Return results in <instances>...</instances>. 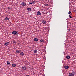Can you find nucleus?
<instances>
[{
    "mask_svg": "<svg viewBox=\"0 0 76 76\" xmlns=\"http://www.w3.org/2000/svg\"><path fill=\"white\" fill-rule=\"evenodd\" d=\"M12 34L13 35H17V34H18L17 32L16 31H13Z\"/></svg>",
    "mask_w": 76,
    "mask_h": 76,
    "instance_id": "f257e3e1",
    "label": "nucleus"
},
{
    "mask_svg": "<svg viewBox=\"0 0 76 76\" xmlns=\"http://www.w3.org/2000/svg\"><path fill=\"white\" fill-rule=\"evenodd\" d=\"M21 5L23 6H26V4L24 2H22L21 3Z\"/></svg>",
    "mask_w": 76,
    "mask_h": 76,
    "instance_id": "f03ea898",
    "label": "nucleus"
},
{
    "mask_svg": "<svg viewBox=\"0 0 76 76\" xmlns=\"http://www.w3.org/2000/svg\"><path fill=\"white\" fill-rule=\"evenodd\" d=\"M27 10L28 11V12H30V11H31V10H32V9L31 8H28Z\"/></svg>",
    "mask_w": 76,
    "mask_h": 76,
    "instance_id": "7ed1b4c3",
    "label": "nucleus"
},
{
    "mask_svg": "<svg viewBox=\"0 0 76 76\" xmlns=\"http://www.w3.org/2000/svg\"><path fill=\"white\" fill-rule=\"evenodd\" d=\"M21 51V50H16V53H20Z\"/></svg>",
    "mask_w": 76,
    "mask_h": 76,
    "instance_id": "20e7f679",
    "label": "nucleus"
},
{
    "mask_svg": "<svg viewBox=\"0 0 76 76\" xmlns=\"http://www.w3.org/2000/svg\"><path fill=\"white\" fill-rule=\"evenodd\" d=\"M22 69L24 70H26V67L25 66H23L22 67Z\"/></svg>",
    "mask_w": 76,
    "mask_h": 76,
    "instance_id": "39448f33",
    "label": "nucleus"
},
{
    "mask_svg": "<svg viewBox=\"0 0 76 76\" xmlns=\"http://www.w3.org/2000/svg\"><path fill=\"white\" fill-rule=\"evenodd\" d=\"M66 58L67 59H70V56H66Z\"/></svg>",
    "mask_w": 76,
    "mask_h": 76,
    "instance_id": "423d86ee",
    "label": "nucleus"
},
{
    "mask_svg": "<svg viewBox=\"0 0 76 76\" xmlns=\"http://www.w3.org/2000/svg\"><path fill=\"white\" fill-rule=\"evenodd\" d=\"M34 41H38V38H35L34 39Z\"/></svg>",
    "mask_w": 76,
    "mask_h": 76,
    "instance_id": "0eeeda50",
    "label": "nucleus"
},
{
    "mask_svg": "<svg viewBox=\"0 0 76 76\" xmlns=\"http://www.w3.org/2000/svg\"><path fill=\"white\" fill-rule=\"evenodd\" d=\"M42 23L43 24H46L47 23V22H46V21L43 20L42 22Z\"/></svg>",
    "mask_w": 76,
    "mask_h": 76,
    "instance_id": "6e6552de",
    "label": "nucleus"
},
{
    "mask_svg": "<svg viewBox=\"0 0 76 76\" xmlns=\"http://www.w3.org/2000/svg\"><path fill=\"white\" fill-rule=\"evenodd\" d=\"M37 15H41V13H40V12L39 11H38L37 12Z\"/></svg>",
    "mask_w": 76,
    "mask_h": 76,
    "instance_id": "1a4fd4ad",
    "label": "nucleus"
},
{
    "mask_svg": "<svg viewBox=\"0 0 76 76\" xmlns=\"http://www.w3.org/2000/svg\"><path fill=\"white\" fill-rule=\"evenodd\" d=\"M16 64H12V66L13 67H16Z\"/></svg>",
    "mask_w": 76,
    "mask_h": 76,
    "instance_id": "9d476101",
    "label": "nucleus"
},
{
    "mask_svg": "<svg viewBox=\"0 0 76 76\" xmlns=\"http://www.w3.org/2000/svg\"><path fill=\"white\" fill-rule=\"evenodd\" d=\"M9 42H8L7 43H5L4 44L5 45H6V46H7V45H9Z\"/></svg>",
    "mask_w": 76,
    "mask_h": 76,
    "instance_id": "9b49d317",
    "label": "nucleus"
},
{
    "mask_svg": "<svg viewBox=\"0 0 76 76\" xmlns=\"http://www.w3.org/2000/svg\"><path fill=\"white\" fill-rule=\"evenodd\" d=\"M69 76H74L73 74L72 73H69Z\"/></svg>",
    "mask_w": 76,
    "mask_h": 76,
    "instance_id": "f8f14e48",
    "label": "nucleus"
},
{
    "mask_svg": "<svg viewBox=\"0 0 76 76\" xmlns=\"http://www.w3.org/2000/svg\"><path fill=\"white\" fill-rule=\"evenodd\" d=\"M64 68L66 69H69V67L68 66H64Z\"/></svg>",
    "mask_w": 76,
    "mask_h": 76,
    "instance_id": "ddd939ff",
    "label": "nucleus"
},
{
    "mask_svg": "<svg viewBox=\"0 0 76 76\" xmlns=\"http://www.w3.org/2000/svg\"><path fill=\"white\" fill-rule=\"evenodd\" d=\"M34 52L35 53H38V50L36 49L35 50H34Z\"/></svg>",
    "mask_w": 76,
    "mask_h": 76,
    "instance_id": "4468645a",
    "label": "nucleus"
},
{
    "mask_svg": "<svg viewBox=\"0 0 76 76\" xmlns=\"http://www.w3.org/2000/svg\"><path fill=\"white\" fill-rule=\"evenodd\" d=\"M20 55L23 56L24 55V53L23 52H22L20 53Z\"/></svg>",
    "mask_w": 76,
    "mask_h": 76,
    "instance_id": "2eb2a0df",
    "label": "nucleus"
},
{
    "mask_svg": "<svg viewBox=\"0 0 76 76\" xmlns=\"http://www.w3.org/2000/svg\"><path fill=\"white\" fill-rule=\"evenodd\" d=\"M5 19L6 20H8L9 19V18H7V17H6L5 18Z\"/></svg>",
    "mask_w": 76,
    "mask_h": 76,
    "instance_id": "dca6fc26",
    "label": "nucleus"
},
{
    "mask_svg": "<svg viewBox=\"0 0 76 76\" xmlns=\"http://www.w3.org/2000/svg\"><path fill=\"white\" fill-rule=\"evenodd\" d=\"M7 64H9V65L10 64V62H9V61H7Z\"/></svg>",
    "mask_w": 76,
    "mask_h": 76,
    "instance_id": "f3484780",
    "label": "nucleus"
},
{
    "mask_svg": "<svg viewBox=\"0 0 76 76\" xmlns=\"http://www.w3.org/2000/svg\"><path fill=\"white\" fill-rule=\"evenodd\" d=\"M41 42H44V40L42 39H41L40 40Z\"/></svg>",
    "mask_w": 76,
    "mask_h": 76,
    "instance_id": "a211bd4d",
    "label": "nucleus"
},
{
    "mask_svg": "<svg viewBox=\"0 0 76 76\" xmlns=\"http://www.w3.org/2000/svg\"><path fill=\"white\" fill-rule=\"evenodd\" d=\"M69 17H70V18H73V17H72V16H70V15H69Z\"/></svg>",
    "mask_w": 76,
    "mask_h": 76,
    "instance_id": "6ab92c4d",
    "label": "nucleus"
},
{
    "mask_svg": "<svg viewBox=\"0 0 76 76\" xmlns=\"http://www.w3.org/2000/svg\"><path fill=\"white\" fill-rule=\"evenodd\" d=\"M32 3H33L34 4V3H35V1H32Z\"/></svg>",
    "mask_w": 76,
    "mask_h": 76,
    "instance_id": "aec40b11",
    "label": "nucleus"
},
{
    "mask_svg": "<svg viewBox=\"0 0 76 76\" xmlns=\"http://www.w3.org/2000/svg\"><path fill=\"white\" fill-rule=\"evenodd\" d=\"M29 4H32V2H29Z\"/></svg>",
    "mask_w": 76,
    "mask_h": 76,
    "instance_id": "412c9836",
    "label": "nucleus"
},
{
    "mask_svg": "<svg viewBox=\"0 0 76 76\" xmlns=\"http://www.w3.org/2000/svg\"><path fill=\"white\" fill-rule=\"evenodd\" d=\"M70 13H71V11H69L68 12V14H69V15H70Z\"/></svg>",
    "mask_w": 76,
    "mask_h": 76,
    "instance_id": "4be33fe9",
    "label": "nucleus"
},
{
    "mask_svg": "<svg viewBox=\"0 0 76 76\" xmlns=\"http://www.w3.org/2000/svg\"><path fill=\"white\" fill-rule=\"evenodd\" d=\"M74 12H75V13H76V10H74Z\"/></svg>",
    "mask_w": 76,
    "mask_h": 76,
    "instance_id": "5701e85b",
    "label": "nucleus"
},
{
    "mask_svg": "<svg viewBox=\"0 0 76 76\" xmlns=\"http://www.w3.org/2000/svg\"><path fill=\"white\" fill-rule=\"evenodd\" d=\"M45 6H48V4H46Z\"/></svg>",
    "mask_w": 76,
    "mask_h": 76,
    "instance_id": "b1692460",
    "label": "nucleus"
},
{
    "mask_svg": "<svg viewBox=\"0 0 76 76\" xmlns=\"http://www.w3.org/2000/svg\"><path fill=\"white\" fill-rule=\"evenodd\" d=\"M8 9H9V7H8Z\"/></svg>",
    "mask_w": 76,
    "mask_h": 76,
    "instance_id": "393cba45",
    "label": "nucleus"
}]
</instances>
